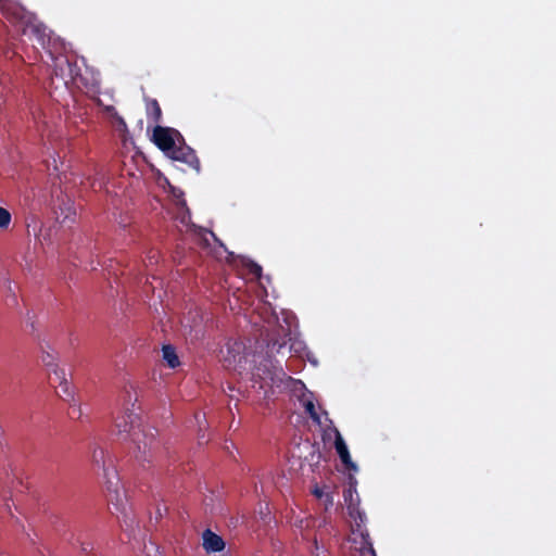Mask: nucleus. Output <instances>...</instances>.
<instances>
[{"mask_svg":"<svg viewBox=\"0 0 556 556\" xmlns=\"http://www.w3.org/2000/svg\"><path fill=\"white\" fill-rule=\"evenodd\" d=\"M125 407L123 415L115 418L116 433L123 440H129L134 458L142 466H150L161 450V441L154 427L143 424L135 410L138 394L132 386L125 388Z\"/></svg>","mask_w":556,"mask_h":556,"instance_id":"nucleus-1","label":"nucleus"},{"mask_svg":"<svg viewBox=\"0 0 556 556\" xmlns=\"http://www.w3.org/2000/svg\"><path fill=\"white\" fill-rule=\"evenodd\" d=\"M0 12L13 25L20 28L24 36L31 35L45 47L50 42V30L39 21L36 14L27 11L15 0H0Z\"/></svg>","mask_w":556,"mask_h":556,"instance_id":"nucleus-2","label":"nucleus"},{"mask_svg":"<svg viewBox=\"0 0 556 556\" xmlns=\"http://www.w3.org/2000/svg\"><path fill=\"white\" fill-rule=\"evenodd\" d=\"M92 463L103 469L109 492V503L112 504L117 511L125 514L127 504L126 495L125 492L118 488L119 482L113 466L110 467V465L106 464V452L103 447L97 446L93 448Z\"/></svg>","mask_w":556,"mask_h":556,"instance_id":"nucleus-3","label":"nucleus"},{"mask_svg":"<svg viewBox=\"0 0 556 556\" xmlns=\"http://www.w3.org/2000/svg\"><path fill=\"white\" fill-rule=\"evenodd\" d=\"M289 379L281 366H276L270 359H266L256 366L253 376V388L264 390L265 396L273 387H279L285 380Z\"/></svg>","mask_w":556,"mask_h":556,"instance_id":"nucleus-4","label":"nucleus"},{"mask_svg":"<svg viewBox=\"0 0 556 556\" xmlns=\"http://www.w3.org/2000/svg\"><path fill=\"white\" fill-rule=\"evenodd\" d=\"M182 139V135L175 128L156 125L153 129L152 140L154 144L166 154Z\"/></svg>","mask_w":556,"mask_h":556,"instance_id":"nucleus-5","label":"nucleus"},{"mask_svg":"<svg viewBox=\"0 0 556 556\" xmlns=\"http://www.w3.org/2000/svg\"><path fill=\"white\" fill-rule=\"evenodd\" d=\"M68 78L86 93H98L100 89L99 72H67Z\"/></svg>","mask_w":556,"mask_h":556,"instance_id":"nucleus-6","label":"nucleus"},{"mask_svg":"<svg viewBox=\"0 0 556 556\" xmlns=\"http://www.w3.org/2000/svg\"><path fill=\"white\" fill-rule=\"evenodd\" d=\"M167 155H169L175 161H179L189 165L191 168L197 170L200 169V161L194 150L187 146L184 139L179 143H176L174 149L170 150Z\"/></svg>","mask_w":556,"mask_h":556,"instance_id":"nucleus-7","label":"nucleus"},{"mask_svg":"<svg viewBox=\"0 0 556 556\" xmlns=\"http://www.w3.org/2000/svg\"><path fill=\"white\" fill-rule=\"evenodd\" d=\"M332 431L334 433V448L342 462V464L349 469V470H356L357 466L355 463H353L349 448L338 430V428L332 427Z\"/></svg>","mask_w":556,"mask_h":556,"instance_id":"nucleus-8","label":"nucleus"},{"mask_svg":"<svg viewBox=\"0 0 556 556\" xmlns=\"http://www.w3.org/2000/svg\"><path fill=\"white\" fill-rule=\"evenodd\" d=\"M203 548L206 553H217L225 548V541L223 538L210 529H206L203 534Z\"/></svg>","mask_w":556,"mask_h":556,"instance_id":"nucleus-9","label":"nucleus"},{"mask_svg":"<svg viewBox=\"0 0 556 556\" xmlns=\"http://www.w3.org/2000/svg\"><path fill=\"white\" fill-rule=\"evenodd\" d=\"M75 216L76 211L73 202L70 199L63 200L56 212V220L61 224H65L67 222H74Z\"/></svg>","mask_w":556,"mask_h":556,"instance_id":"nucleus-10","label":"nucleus"},{"mask_svg":"<svg viewBox=\"0 0 556 556\" xmlns=\"http://www.w3.org/2000/svg\"><path fill=\"white\" fill-rule=\"evenodd\" d=\"M354 542L359 545V556H377L368 531L359 530V540L354 538Z\"/></svg>","mask_w":556,"mask_h":556,"instance_id":"nucleus-11","label":"nucleus"},{"mask_svg":"<svg viewBox=\"0 0 556 556\" xmlns=\"http://www.w3.org/2000/svg\"><path fill=\"white\" fill-rule=\"evenodd\" d=\"M349 514L354 519L355 522V528H353V535L357 538L359 536V530L367 531V529L364 528L366 515L363 511H361L355 504L349 505Z\"/></svg>","mask_w":556,"mask_h":556,"instance_id":"nucleus-12","label":"nucleus"},{"mask_svg":"<svg viewBox=\"0 0 556 556\" xmlns=\"http://www.w3.org/2000/svg\"><path fill=\"white\" fill-rule=\"evenodd\" d=\"M146 112L149 121H152L154 124H159L162 119V110L161 106L155 99H147L146 100Z\"/></svg>","mask_w":556,"mask_h":556,"instance_id":"nucleus-13","label":"nucleus"},{"mask_svg":"<svg viewBox=\"0 0 556 556\" xmlns=\"http://www.w3.org/2000/svg\"><path fill=\"white\" fill-rule=\"evenodd\" d=\"M162 357H163L164 362L166 363V365L172 369H174L180 365L176 349L170 344L163 345Z\"/></svg>","mask_w":556,"mask_h":556,"instance_id":"nucleus-14","label":"nucleus"},{"mask_svg":"<svg viewBox=\"0 0 556 556\" xmlns=\"http://www.w3.org/2000/svg\"><path fill=\"white\" fill-rule=\"evenodd\" d=\"M48 371H49V380L52 386H54V387L62 386V383H64L66 381L65 370L62 368H59V366H56L53 369H50Z\"/></svg>","mask_w":556,"mask_h":556,"instance_id":"nucleus-15","label":"nucleus"},{"mask_svg":"<svg viewBox=\"0 0 556 556\" xmlns=\"http://www.w3.org/2000/svg\"><path fill=\"white\" fill-rule=\"evenodd\" d=\"M66 63L68 65V70H77L80 71L83 67L88 70V65L84 56L70 55L66 56Z\"/></svg>","mask_w":556,"mask_h":556,"instance_id":"nucleus-16","label":"nucleus"},{"mask_svg":"<svg viewBox=\"0 0 556 556\" xmlns=\"http://www.w3.org/2000/svg\"><path fill=\"white\" fill-rule=\"evenodd\" d=\"M41 362L48 370L53 369L58 366L56 355L52 352L43 351L41 354Z\"/></svg>","mask_w":556,"mask_h":556,"instance_id":"nucleus-17","label":"nucleus"},{"mask_svg":"<svg viewBox=\"0 0 556 556\" xmlns=\"http://www.w3.org/2000/svg\"><path fill=\"white\" fill-rule=\"evenodd\" d=\"M305 412L309 415V417L312 418V420L314 422H316L317 425H321V417L320 415L316 412V408H315V405L312 401H307L305 403Z\"/></svg>","mask_w":556,"mask_h":556,"instance_id":"nucleus-18","label":"nucleus"},{"mask_svg":"<svg viewBox=\"0 0 556 556\" xmlns=\"http://www.w3.org/2000/svg\"><path fill=\"white\" fill-rule=\"evenodd\" d=\"M11 213L7 208L0 206V229H7L11 223Z\"/></svg>","mask_w":556,"mask_h":556,"instance_id":"nucleus-19","label":"nucleus"},{"mask_svg":"<svg viewBox=\"0 0 556 556\" xmlns=\"http://www.w3.org/2000/svg\"><path fill=\"white\" fill-rule=\"evenodd\" d=\"M58 388L61 389L62 394H60V396L63 400L70 401L73 399V391H72L71 386L67 382V380L64 383H62V386H58Z\"/></svg>","mask_w":556,"mask_h":556,"instance_id":"nucleus-20","label":"nucleus"},{"mask_svg":"<svg viewBox=\"0 0 556 556\" xmlns=\"http://www.w3.org/2000/svg\"><path fill=\"white\" fill-rule=\"evenodd\" d=\"M355 492H356V489H355V486L352 483L350 484V486L348 489H345L343 491V497H344L345 503H348V506L350 504H354L353 503V495H354Z\"/></svg>","mask_w":556,"mask_h":556,"instance_id":"nucleus-21","label":"nucleus"},{"mask_svg":"<svg viewBox=\"0 0 556 556\" xmlns=\"http://www.w3.org/2000/svg\"><path fill=\"white\" fill-rule=\"evenodd\" d=\"M286 345V341L279 342L278 340H270L268 343V346L271 351H275L277 353L280 352V350Z\"/></svg>","mask_w":556,"mask_h":556,"instance_id":"nucleus-22","label":"nucleus"},{"mask_svg":"<svg viewBox=\"0 0 556 556\" xmlns=\"http://www.w3.org/2000/svg\"><path fill=\"white\" fill-rule=\"evenodd\" d=\"M77 544L80 545V549H81L83 553H89L90 551L93 549V545L91 543H87V542L81 541L80 535L77 536Z\"/></svg>","mask_w":556,"mask_h":556,"instance_id":"nucleus-23","label":"nucleus"},{"mask_svg":"<svg viewBox=\"0 0 556 556\" xmlns=\"http://www.w3.org/2000/svg\"><path fill=\"white\" fill-rule=\"evenodd\" d=\"M249 270L252 275H254L257 278L261 277L262 275V267L256 263H251V265L249 266Z\"/></svg>","mask_w":556,"mask_h":556,"instance_id":"nucleus-24","label":"nucleus"},{"mask_svg":"<svg viewBox=\"0 0 556 556\" xmlns=\"http://www.w3.org/2000/svg\"><path fill=\"white\" fill-rule=\"evenodd\" d=\"M70 416L72 418H80L81 416V408L79 406H72V410L70 412Z\"/></svg>","mask_w":556,"mask_h":556,"instance_id":"nucleus-25","label":"nucleus"},{"mask_svg":"<svg viewBox=\"0 0 556 556\" xmlns=\"http://www.w3.org/2000/svg\"><path fill=\"white\" fill-rule=\"evenodd\" d=\"M313 493H314V495H315L316 497H318V498H321V497H323V495H324L323 490H321V489H319V488H315V489H314V491H313Z\"/></svg>","mask_w":556,"mask_h":556,"instance_id":"nucleus-26","label":"nucleus"},{"mask_svg":"<svg viewBox=\"0 0 556 556\" xmlns=\"http://www.w3.org/2000/svg\"><path fill=\"white\" fill-rule=\"evenodd\" d=\"M152 254L149 256V261L150 263L152 264L153 261L156 263L157 262V252H151Z\"/></svg>","mask_w":556,"mask_h":556,"instance_id":"nucleus-27","label":"nucleus"},{"mask_svg":"<svg viewBox=\"0 0 556 556\" xmlns=\"http://www.w3.org/2000/svg\"><path fill=\"white\" fill-rule=\"evenodd\" d=\"M327 503H328V504H330V505H332V498H331V496H329V495H327Z\"/></svg>","mask_w":556,"mask_h":556,"instance_id":"nucleus-28","label":"nucleus"},{"mask_svg":"<svg viewBox=\"0 0 556 556\" xmlns=\"http://www.w3.org/2000/svg\"><path fill=\"white\" fill-rule=\"evenodd\" d=\"M325 416H326V419L329 420L330 424H332V421L328 418V413L325 412Z\"/></svg>","mask_w":556,"mask_h":556,"instance_id":"nucleus-29","label":"nucleus"},{"mask_svg":"<svg viewBox=\"0 0 556 556\" xmlns=\"http://www.w3.org/2000/svg\"><path fill=\"white\" fill-rule=\"evenodd\" d=\"M157 515L161 517L162 516V510L160 508H157Z\"/></svg>","mask_w":556,"mask_h":556,"instance_id":"nucleus-30","label":"nucleus"}]
</instances>
